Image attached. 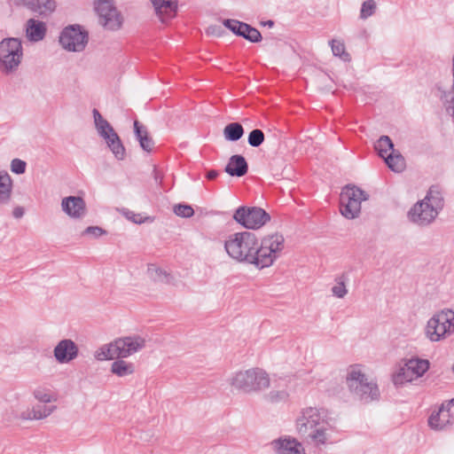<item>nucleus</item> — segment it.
<instances>
[{
    "label": "nucleus",
    "mask_w": 454,
    "mask_h": 454,
    "mask_svg": "<svg viewBox=\"0 0 454 454\" xmlns=\"http://www.w3.org/2000/svg\"><path fill=\"white\" fill-rule=\"evenodd\" d=\"M148 277L156 282H168L169 274L164 269L156 264H149L147 267Z\"/></svg>",
    "instance_id": "obj_34"
},
{
    "label": "nucleus",
    "mask_w": 454,
    "mask_h": 454,
    "mask_svg": "<svg viewBox=\"0 0 454 454\" xmlns=\"http://www.w3.org/2000/svg\"><path fill=\"white\" fill-rule=\"evenodd\" d=\"M376 10V4L373 0L364 1L360 11V18L365 20L371 17Z\"/></svg>",
    "instance_id": "obj_40"
},
{
    "label": "nucleus",
    "mask_w": 454,
    "mask_h": 454,
    "mask_svg": "<svg viewBox=\"0 0 454 454\" xmlns=\"http://www.w3.org/2000/svg\"><path fill=\"white\" fill-rule=\"evenodd\" d=\"M134 131L141 148L145 152H151L153 148V141L149 137L147 129L137 121L134 122Z\"/></svg>",
    "instance_id": "obj_26"
},
{
    "label": "nucleus",
    "mask_w": 454,
    "mask_h": 454,
    "mask_svg": "<svg viewBox=\"0 0 454 454\" xmlns=\"http://www.w3.org/2000/svg\"><path fill=\"white\" fill-rule=\"evenodd\" d=\"M232 388L245 394L258 393L270 387V379L262 369L254 367L234 372L229 379Z\"/></svg>",
    "instance_id": "obj_5"
},
{
    "label": "nucleus",
    "mask_w": 454,
    "mask_h": 454,
    "mask_svg": "<svg viewBox=\"0 0 454 454\" xmlns=\"http://www.w3.org/2000/svg\"><path fill=\"white\" fill-rule=\"evenodd\" d=\"M243 24L244 22L239 21L237 20H223V25L237 35L240 34Z\"/></svg>",
    "instance_id": "obj_42"
},
{
    "label": "nucleus",
    "mask_w": 454,
    "mask_h": 454,
    "mask_svg": "<svg viewBox=\"0 0 454 454\" xmlns=\"http://www.w3.org/2000/svg\"><path fill=\"white\" fill-rule=\"evenodd\" d=\"M285 249V239L280 233H271L264 236L258 243L257 268L263 269L271 266L281 255Z\"/></svg>",
    "instance_id": "obj_10"
},
{
    "label": "nucleus",
    "mask_w": 454,
    "mask_h": 454,
    "mask_svg": "<svg viewBox=\"0 0 454 454\" xmlns=\"http://www.w3.org/2000/svg\"><path fill=\"white\" fill-rule=\"evenodd\" d=\"M451 102H454V96H451Z\"/></svg>",
    "instance_id": "obj_49"
},
{
    "label": "nucleus",
    "mask_w": 454,
    "mask_h": 454,
    "mask_svg": "<svg viewBox=\"0 0 454 454\" xmlns=\"http://www.w3.org/2000/svg\"><path fill=\"white\" fill-rule=\"evenodd\" d=\"M111 372L118 377H126L135 372V365L130 362L119 358L111 364Z\"/></svg>",
    "instance_id": "obj_27"
},
{
    "label": "nucleus",
    "mask_w": 454,
    "mask_h": 454,
    "mask_svg": "<svg viewBox=\"0 0 454 454\" xmlns=\"http://www.w3.org/2000/svg\"><path fill=\"white\" fill-rule=\"evenodd\" d=\"M333 54L336 57L340 58L344 61H349V54L345 50L344 43L340 40H332L330 42Z\"/></svg>",
    "instance_id": "obj_37"
},
{
    "label": "nucleus",
    "mask_w": 454,
    "mask_h": 454,
    "mask_svg": "<svg viewBox=\"0 0 454 454\" xmlns=\"http://www.w3.org/2000/svg\"><path fill=\"white\" fill-rule=\"evenodd\" d=\"M155 14L161 22L175 17L177 10V0H151Z\"/></svg>",
    "instance_id": "obj_21"
},
{
    "label": "nucleus",
    "mask_w": 454,
    "mask_h": 454,
    "mask_svg": "<svg viewBox=\"0 0 454 454\" xmlns=\"http://www.w3.org/2000/svg\"><path fill=\"white\" fill-rule=\"evenodd\" d=\"M273 21L272 20H268L267 22H265V25L269 26V27H272L273 26Z\"/></svg>",
    "instance_id": "obj_48"
},
{
    "label": "nucleus",
    "mask_w": 454,
    "mask_h": 454,
    "mask_svg": "<svg viewBox=\"0 0 454 454\" xmlns=\"http://www.w3.org/2000/svg\"><path fill=\"white\" fill-rule=\"evenodd\" d=\"M218 175H219L218 171L212 169V170L207 171L206 176L207 179L213 180V179L216 178L218 176Z\"/></svg>",
    "instance_id": "obj_46"
},
{
    "label": "nucleus",
    "mask_w": 454,
    "mask_h": 454,
    "mask_svg": "<svg viewBox=\"0 0 454 454\" xmlns=\"http://www.w3.org/2000/svg\"><path fill=\"white\" fill-rule=\"evenodd\" d=\"M120 212L127 220H129L134 223H137V224H142L145 223L153 222V217L143 215L142 214H139V213H135L127 208H121L120 210Z\"/></svg>",
    "instance_id": "obj_35"
},
{
    "label": "nucleus",
    "mask_w": 454,
    "mask_h": 454,
    "mask_svg": "<svg viewBox=\"0 0 454 454\" xmlns=\"http://www.w3.org/2000/svg\"><path fill=\"white\" fill-rule=\"evenodd\" d=\"M244 135V129L239 122H231L223 129V137L227 141H238Z\"/></svg>",
    "instance_id": "obj_31"
},
{
    "label": "nucleus",
    "mask_w": 454,
    "mask_h": 454,
    "mask_svg": "<svg viewBox=\"0 0 454 454\" xmlns=\"http://www.w3.org/2000/svg\"><path fill=\"white\" fill-rule=\"evenodd\" d=\"M224 249L231 259L257 268L258 239L254 233L240 231L229 235L224 241Z\"/></svg>",
    "instance_id": "obj_3"
},
{
    "label": "nucleus",
    "mask_w": 454,
    "mask_h": 454,
    "mask_svg": "<svg viewBox=\"0 0 454 454\" xmlns=\"http://www.w3.org/2000/svg\"><path fill=\"white\" fill-rule=\"evenodd\" d=\"M79 348L71 339L59 340L53 349L55 360L60 364H68L78 357Z\"/></svg>",
    "instance_id": "obj_19"
},
{
    "label": "nucleus",
    "mask_w": 454,
    "mask_h": 454,
    "mask_svg": "<svg viewBox=\"0 0 454 454\" xmlns=\"http://www.w3.org/2000/svg\"><path fill=\"white\" fill-rule=\"evenodd\" d=\"M105 234H106V231L98 226H89L82 231L83 236H90L95 239L99 238Z\"/></svg>",
    "instance_id": "obj_43"
},
{
    "label": "nucleus",
    "mask_w": 454,
    "mask_h": 454,
    "mask_svg": "<svg viewBox=\"0 0 454 454\" xmlns=\"http://www.w3.org/2000/svg\"><path fill=\"white\" fill-rule=\"evenodd\" d=\"M94 125L98 136L104 139L107 148L112 152L117 160H123L126 157L125 147L112 125L97 110L92 111Z\"/></svg>",
    "instance_id": "obj_9"
},
{
    "label": "nucleus",
    "mask_w": 454,
    "mask_h": 454,
    "mask_svg": "<svg viewBox=\"0 0 454 454\" xmlns=\"http://www.w3.org/2000/svg\"><path fill=\"white\" fill-rule=\"evenodd\" d=\"M368 200L367 193L356 185L345 186L340 198V214L347 219L357 218L361 213V203Z\"/></svg>",
    "instance_id": "obj_11"
},
{
    "label": "nucleus",
    "mask_w": 454,
    "mask_h": 454,
    "mask_svg": "<svg viewBox=\"0 0 454 454\" xmlns=\"http://www.w3.org/2000/svg\"><path fill=\"white\" fill-rule=\"evenodd\" d=\"M116 347L115 340L100 346L97 350H95L94 358L98 361H107L119 358L118 349Z\"/></svg>",
    "instance_id": "obj_25"
},
{
    "label": "nucleus",
    "mask_w": 454,
    "mask_h": 454,
    "mask_svg": "<svg viewBox=\"0 0 454 454\" xmlns=\"http://www.w3.org/2000/svg\"><path fill=\"white\" fill-rule=\"evenodd\" d=\"M94 9L99 17V23L108 30H118L122 18L112 0H94Z\"/></svg>",
    "instance_id": "obj_15"
},
{
    "label": "nucleus",
    "mask_w": 454,
    "mask_h": 454,
    "mask_svg": "<svg viewBox=\"0 0 454 454\" xmlns=\"http://www.w3.org/2000/svg\"><path fill=\"white\" fill-rule=\"evenodd\" d=\"M296 433L317 450H325L338 442L337 430L328 410L307 406L299 411L294 420Z\"/></svg>",
    "instance_id": "obj_1"
},
{
    "label": "nucleus",
    "mask_w": 454,
    "mask_h": 454,
    "mask_svg": "<svg viewBox=\"0 0 454 454\" xmlns=\"http://www.w3.org/2000/svg\"><path fill=\"white\" fill-rule=\"evenodd\" d=\"M89 42V34L80 25H70L65 27L59 36L61 46L73 52L82 51Z\"/></svg>",
    "instance_id": "obj_13"
},
{
    "label": "nucleus",
    "mask_w": 454,
    "mask_h": 454,
    "mask_svg": "<svg viewBox=\"0 0 454 454\" xmlns=\"http://www.w3.org/2000/svg\"><path fill=\"white\" fill-rule=\"evenodd\" d=\"M346 384L349 391L364 402H372L380 398L377 383L365 373L360 364L350 365L347 370Z\"/></svg>",
    "instance_id": "obj_4"
},
{
    "label": "nucleus",
    "mask_w": 454,
    "mask_h": 454,
    "mask_svg": "<svg viewBox=\"0 0 454 454\" xmlns=\"http://www.w3.org/2000/svg\"><path fill=\"white\" fill-rule=\"evenodd\" d=\"M289 394L285 389H272L266 395V401L277 403L280 402H285L288 399Z\"/></svg>",
    "instance_id": "obj_38"
},
{
    "label": "nucleus",
    "mask_w": 454,
    "mask_h": 454,
    "mask_svg": "<svg viewBox=\"0 0 454 454\" xmlns=\"http://www.w3.org/2000/svg\"><path fill=\"white\" fill-rule=\"evenodd\" d=\"M233 219L247 229L256 230L269 222L270 216L261 207H240L235 211Z\"/></svg>",
    "instance_id": "obj_14"
},
{
    "label": "nucleus",
    "mask_w": 454,
    "mask_h": 454,
    "mask_svg": "<svg viewBox=\"0 0 454 454\" xmlns=\"http://www.w3.org/2000/svg\"><path fill=\"white\" fill-rule=\"evenodd\" d=\"M26 162L20 159H13L11 162V170L15 174H23L26 171Z\"/></svg>",
    "instance_id": "obj_44"
},
{
    "label": "nucleus",
    "mask_w": 454,
    "mask_h": 454,
    "mask_svg": "<svg viewBox=\"0 0 454 454\" xmlns=\"http://www.w3.org/2000/svg\"><path fill=\"white\" fill-rule=\"evenodd\" d=\"M454 333V310L443 309L427 322L425 335L432 342L443 340Z\"/></svg>",
    "instance_id": "obj_7"
},
{
    "label": "nucleus",
    "mask_w": 454,
    "mask_h": 454,
    "mask_svg": "<svg viewBox=\"0 0 454 454\" xmlns=\"http://www.w3.org/2000/svg\"><path fill=\"white\" fill-rule=\"evenodd\" d=\"M264 141V134L261 129H253L249 135L247 142L253 147L260 146Z\"/></svg>",
    "instance_id": "obj_39"
},
{
    "label": "nucleus",
    "mask_w": 454,
    "mask_h": 454,
    "mask_svg": "<svg viewBox=\"0 0 454 454\" xmlns=\"http://www.w3.org/2000/svg\"><path fill=\"white\" fill-rule=\"evenodd\" d=\"M62 211L72 219H82L87 214L84 200L80 196H67L61 200Z\"/></svg>",
    "instance_id": "obj_20"
},
{
    "label": "nucleus",
    "mask_w": 454,
    "mask_h": 454,
    "mask_svg": "<svg viewBox=\"0 0 454 454\" xmlns=\"http://www.w3.org/2000/svg\"><path fill=\"white\" fill-rule=\"evenodd\" d=\"M225 172L231 176H243L247 173L248 165L241 155H232L224 168Z\"/></svg>",
    "instance_id": "obj_24"
},
{
    "label": "nucleus",
    "mask_w": 454,
    "mask_h": 454,
    "mask_svg": "<svg viewBox=\"0 0 454 454\" xmlns=\"http://www.w3.org/2000/svg\"><path fill=\"white\" fill-rule=\"evenodd\" d=\"M444 207L442 192L438 186H431L426 196L418 200L407 212L410 223L419 227L431 225Z\"/></svg>",
    "instance_id": "obj_2"
},
{
    "label": "nucleus",
    "mask_w": 454,
    "mask_h": 454,
    "mask_svg": "<svg viewBox=\"0 0 454 454\" xmlns=\"http://www.w3.org/2000/svg\"><path fill=\"white\" fill-rule=\"evenodd\" d=\"M375 149L381 158H385L389 153H394V144L387 136H381L375 144Z\"/></svg>",
    "instance_id": "obj_33"
},
{
    "label": "nucleus",
    "mask_w": 454,
    "mask_h": 454,
    "mask_svg": "<svg viewBox=\"0 0 454 454\" xmlns=\"http://www.w3.org/2000/svg\"><path fill=\"white\" fill-rule=\"evenodd\" d=\"M270 446L275 454H307L302 442L289 434L272 440Z\"/></svg>",
    "instance_id": "obj_17"
},
{
    "label": "nucleus",
    "mask_w": 454,
    "mask_h": 454,
    "mask_svg": "<svg viewBox=\"0 0 454 454\" xmlns=\"http://www.w3.org/2000/svg\"><path fill=\"white\" fill-rule=\"evenodd\" d=\"M454 423V398L442 403L428 418V426L434 431L447 429Z\"/></svg>",
    "instance_id": "obj_16"
},
{
    "label": "nucleus",
    "mask_w": 454,
    "mask_h": 454,
    "mask_svg": "<svg viewBox=\"0 0 454 454\" xmlns=\"http://www.w3.org/2000/svg\"><path fill=\"white\" fill-rule=\"evenodd\" d=\"M452 62H453V83H452V90H454V54H453V58H452Z\"/></svg>",
    "instance_id": "obj_47"
},
{
    "label": "nucleus",
    "mask_w": 454,
    "mask_h": 454,
    "mask_svg": "<svg viewBox=\"0 0 454 454\" xmlns=\"http://www.w3.org/2000/svg\"><path fill=\"white\" fill-rule=\"evenodd\" d=\"M174 213L184 218H189L193 215L194 210L190 205L178 204L174 207Z\"/></svg>",
    "instance_id": "obj_41"
},
{
    "label": "nucleus",
    "mask_w": 454,
    "mask_h": 454,
    "mask_svg": "<svg viewBox=\"0 0 454 454\" xmlns=\"http://www.w3.org/2000/svg\"><path fill=\"white\" fill-rule=\"evenodd\" d=\"M19 4L26 6L27 9L40 16H48L54 12L57 7L55 0H16Z\"/></svg>",
    "instance_id": "obj_22"
},
{
    "label": "nucleus",
    "mask_w": 454,
    "mask_h": 454,
    "mask_svg": "<svg viewBox=\"0 0 454 454\" xmlns=\"http://www.w3.org/2000/svg\"><path fill=\"white\" fill-rule=\"evenodd\" d=\"M429 368L425 359L411 358L401 365L392 376L395 387H402L422 377Z\"/></svg>",
    "instance_id": "obj_12"
},
{
    "label": "nucleus",
    "mask_w": 454,
    "mask_h": 454,
    "mask_svg": "<svg viewBox=\"0 0 454 454\" xmlns=\"http://www.w3.org/2000/svg\"><path fill=\"white\" fill-rule=\"evenodd\" d=\"M146 340L140 335H129L115 339L119 358H127L145 347Z\"/></svg>",
    "instance_id": "obj_18"
},
{
    "label": "nucleus",
    "mask_w": 454,
    "mask_h": 454,
    "mask_svg": "<svg viewBox=\"0 0 454 454\" xmlns=\"http://www.w3.org/2000/svg\"><path fill=\"white\" fill-rule=\"evenodd\" d=\"M12 215L15 218L19 219L24 215V209L21 207H17L13 209Z\"/></svg>",
    "instance_id": "obj_45"
},
{
    "label": "nucleus",
    "mask_w": 454,
    "mask_h": 454,
    "mask_svg": "<svg viewBox=\"0 0 454 454\" xmlns=\"http://www.w3.org/2000/svg\"><path fill=\"white\" fill-rule=\"evenodd\" d=\"M12 181L6 171L0 172V203H7L11 198Z\"/></svg>",
    "instance_id": "obj_28"
},
{
    "label": "nucleus",
    "mask_w": 454,
    "mask_h": 454,
    "mask_svg": "<svg viewBox=\"0 0 454 454\" xmlns=\"http://www.w3.org/2000/svg\"><path fill=\"white\" fill-rule=\"evenodd\" d=\"M33 397L41 403H51L57 401V395L49 387L38 386L32 392Z\"/></svg>",
    "instance_id": "obj_29"
},
{
    "label": "nucleus",
    "mask_w": 454,
    "mask_h": 454,
    "mask_svg": "<svg viewBox=\"0 0 454 454\" xmlns=\"http://www.w3.org/2000/svg\"><path fill=\"white\" fill-rule=\"evenodd\" d=\"M24 57L22 41L18 37H6L0 41V72L5 75L19 70Z\"/></svg>",
    "instance_id": "obj_6"
},
{
    "label": "nucleus",
    "mask_w": 454,
    "mask_h": 454,
    "mask_svg": "<svg viewBox=\"0 0 454 454\" xmlns=\"http://www.w3.org/2000/svg\"><path fill=\"white\" fill-rule=\"evenodd\" d=\"M239 36L252 42L258 43L262 40L261 33L250 25L244 23L240 31Z\"/></svg>",
    "instance_id": "obj_36"
},
{
    "label": "nucleus",
    "mask_w": 454,
    "mask_h": 454,
    "mask_svg": "<svg viewBox=\"0 0 454 454\" xmlns=\"http://www.w3.org/2000/svg\"><path fill=\"white\" fill-rule=\"evenodd\" d=\"M384 160L394 172L400 173L405 168L404 158L400 153H389L384 158Z\"/></svg>",
    "instance_id": "obj_32"
},
{
    "label": "nucleus",
    "mask_w": 454,
    "mask_h": 454,
    "mask_svg": "<svg viewBox=\"0 0 454 454\" xmlns=\"http://www.w3.org/2000/svg\"><path fill=\"white\" fill-rule=\"evenodd\" d=\"M56 410V405L41 403L26 408L16 404L5 410L3 414V421L11 424L15 421L43 420L50 417Z\"/></svg>",
    "instance_id": "obj_8"
},
{
    "label": "nucleus",
    "mask_w": 454,
    "mask_h": 454,
    "mask_svg": "<svg viewBox=\"0 0 454 454\" xmlns=\"http://www.w3.org/2000/svg\"><path fill=\"white\" fill-rule=\"evenodd\" d=\"M348 278L342 274L334 278V284L331 287L333 296L338 299H343L348 293L347 288Z\"/></svg>",
    "instance_id": "obj_30"
},
{
    "label": "nucleus",
    "mask_w": 454,
    "mask_h": 454,
    "mask_svg": "<svg viewBox=\"0 0 454 454\" xmlns=\"http://www.w3.org/2000/svg\"><path fill=\"white\" fill-rule=\"evenodd\" d=\"M46 24L43 21L29 19L26 22V37L29 42L36 43L42 41L46 35Z\"/></svg>",
    "instance_id": "obj_23"
}]
</instances>
